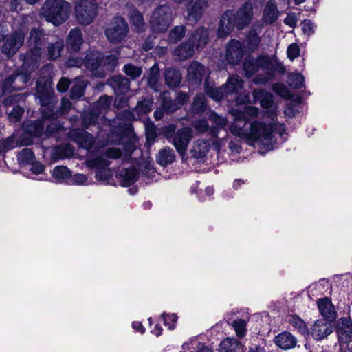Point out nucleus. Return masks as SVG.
I'll return each mask as SVG.
<instances>
[{
  "label": "nucleus",
  "instance_id": "6",
  "mask_svg": "<svg viewBox=\"0 0 352 352\" xmlns=\"http://www.w3.org/2000/svg\"><path fill=\"white\" fill-rule=\"evenodd\" d=\"M286 129V125L277 120L265 122V153L278 148L287 140L285 137L287 135Z\"/></svg>",
  "mask_w": 352,
  "mask_h": 352
},
{
  "label": "nucleus",
  "instance_id": "46",
  "mask_svg": "<svg viewBox=\"0 0 352 352\" xmlns=\"http://www.w3.org/2000/svg\"><path fill=\"white\" fill-rule=\"evenodd\" d=\"M153 104V100L144 99L138 103L137 106L133 109V112L138 116L148 114L151 111Z\"/></svg>",
  "mask_w": 352,
  "mask_h": 352
},
{
  "label": "nucleus",
  "instance_id": "57",
  "mask_svg": "<svg viewBox=\"0 0 352 352\" xmlns=\"http://www.w3.org/2000/svg\"><path fill=\"white\" fill-rule=\"evenodd\" d=\"M232 326L238 337L243 338L245 336L247 332L245 320H235L232 323Z\"/></svg>",
  "mask_w": 352,
  "mask_h": 352
},
{
  "label": "nucleus",
  "instance_id": "20",
  "mask_svg": "<svg viewBox=\"0 0 352 352\" xmlns=\"http://www.w3.org/2000/svg\"><path fill=\"white\" fill-rule=\"evenodd\" d=\"M187 40L193 44L195 49H203L208 43L209 30L205 27H199L189 34Z\"/></svg>",
  "mask_w": 352,
  "mask_h": 352
},
{
  "label": "nucleus",
  "instance_id": "5",
  "mask_svg": "<svg viewBox=\"0 0 352 352\" xmlns=\"http://www.w3.org/2000/svg\"><path fill=\"white\" fill-rule=\"evenodd\" d=\"M29 51L23 56V67L30 70L38 67V63L41 55V49L44 45V37L42 31L37 28L31 30L28 39Z\"/></svg>",
  "mask_w": 352,
  "mask_h": 352
},
{
  "label": "nucleus",
  "instance_id": "36",
  "mask_svg": "<svg viewBox=\"0 0 352 352\" xmlns=\"http://www.w3.org/2000/svg\"><path fill=\"white\" fill-rule=\"evenodd\" d=\"M243 80L239 76H232L228 78L225 89L228 94L238 93L243 87Z\"/></svg>",
  "mask_w": 352,
  "mask_h": 352
},
{
  "label": "nucleus",
  "instance_id": "59",
  "mask_svg": "<svg viewBox=\"0 0 352 352\" xmlns=\"http://www.w3.org/2000/svg\"><path fill=\"white\" fill-rule=\"evenodd\" d=\"M33 138L32 135L24 131V133L20 135L17 140H16L17 146L21 147L31 145L33 143Z\"/></svg>",
  "mask_w": 352,
  "mask_h": 352
},
{
  "label": "nucleus",
  "instance_id": "3",
  "mask_svg": "<svg viewBox=\"0 0 352 352\" xmlns=\"http://www.w3.org/2000/svg\"><path fill=\"white\" fill-rule=\"evenodd\" d=\"M71 12L72 5L65 0H46L41 8L42 16L55 26L65 22Z\"/></svg>",
  "mask_w": 352,
  "mask_h": 352
},
{
  "label": "nucleus",
  "instance_id": "21",
  "mask_svg": "<svg viewBox=\"0 0 352 352\" xmlns=\"http://www.w3.org/2000/svg\"><path fill=\"white\" fill-rule=\"evenodd\" d=\"M204 74V66L197 61L192 62L187 68V80L191 84H200Z\"/></svg>",
  "mask_w": 352,
  "mask_h": 352
},
{
  "label": "nucleus",
  "instance_id": "24",
  "mask_svg": "<svg viewBox=\"0 0 352 352\" xmlns=\"http://www.w3.org/2000/svg\"><path fill=\"white\" fill-rule=\"evenodd\" d=\"M83 43L82 34L79 28H74L70 30L67 38L66 45L69 50L78 52Z\"/></svg>",
  "mask_w": 352,
  "mask_h": 352
},
{
  "label": "nucleus",
  "instance_id": "15",
  "mask_svg": "<svg viewBox=\"0 0 352 352\" xmlns=\"http://www.w3.org/2000/svg\"><path fill=\"white\" fill-rule=\"evenodd\" d=\"M244 54L245 50L239 41L232 39L229 41L226 51V58L229 64L239 65Z\"/></svg>",
  "mask_w": 352,
  "mask_h": 352
},
{
  "label": "nucleus",
  "instance_id": "61",
  "mask_svg": "<svg viewBox=\"0 0 352 352\" xmlns=\"http://www.w3.org/2000/svg\"><path fill=\"white\" fill-rule=\"evenodd\" d=\"M300 49L297 43H293L290 44L287 49V58L294 60L295 58L299 56Z\"/></svg>",
  "mask_w": 352,
  "mask_h": 352
},
{
  "label": "nucleus",
  "instance_id": "54",
  "mask_svg": "<svg viewBox=\"0 0 352 352\" xmlns=\"http://www.w3.org/2000/svg\"><path fill=\"white\" fill-rule=\"evenodd\" d=\"M53 175L58 179L64 181L72 177L70 170L64 166H57L53 170Z\"/></svg>",
  "mask_w": 352,
  "mask_h": 352
},
{
  "label": "nucleus",
  "instance_id": "33",
  "mask_svg": "<svg viewBox=\"0 0 352 352\" xmlns=\"http://www.w3.org/2000/svg\"><path fill=\"white\" fill-rule=\"evenodd\" d=\"M164 76L166 85L171 87L179 86L182 79L181 72L175 68L166 69Z\"/></svg>",
  "mask_w": 352,
  "mask_h": 352
},
{
  "label": "nucleus",
  "instance_id": "4",
  "mask_svg": "<svg viewBox=\"0 0 352 352\" xmlns=\"http://www.w3.org/2000/svg\"><path fill=\"white\" fill-rule=\"evenodd\" d=\"M28 17L24 14L15 20L13 25L14 30L2 46V52L7 56H12L23 45L25 36L28 31Z\"/></svg>",
  "mask_w": 352,
  "mask_h": 352
},
{
  "label": "nucleus",
  "instance_id": "38",
  "mask_svg": "<svg viewBox=\"0 0 352 352\" xmlns=\"http://www.w3.org/2000/svg\"><path fill=\"white\" fill-rule=\"evenodd\" d=\"M208 120L213 122L216 127L212 129V133L214 136H217V129H223L227 124V120L222 116L217 115L214 111L209 110L206 113Z\"/></svg>",
  "mask_w": 352,
  "mask_h": 352
},
{
  "label": "nucleus",
  "instance_id": "58",
  "mask_svg": "<svg viewBox=\"0 0 352 352\" xmlns=\"http://www.w3.org/2000/svg\"><path fill=\"white\" fill-rule=\"evenodd\" d=\"M272 89L275 94L285 99L290 96L289 89L283 83L276 82L273 84Z\"/></svg>",
  "mask_w": 352,
  "mask_h": 352
},
{
  "label": "nucleus",
  "instance_id": "39",
  "mask_svg": "<svg viewBox=\"0 0 352 352\" xmlns=\"http://www.w3.org/2000/svg\"><path fill=\"white\" fill-rule=\"evenodd\" d=\"M287 83L291 88L299 89L305 86V78L300 73H289L287 75Z\"/></svg>",
  "mask_w": 352,
  "mask_h": 352
},
{
  "label": "nucleus",
  "instance_id": "11",
  "mask_svg": "<svg viewBox=\"0 0 352 352\" xmlns=\"http://www.w3.org/2000/svg\"><path fill=\"white\" fill-rule=\"evenodd\" d=\"M36 96L39 98L43 115L44 112L53 111L54 103L56 102V98L54 97V91L49 82L45 81L43 83L42 81L38 80L36 87Z\"/></svg>",
  "mask_w": 352,
  "mask_h": 352
},
{
  "label": "nucleus",
  "instance_id": "42",
  "mask_svg": "<svg viewBox=\"0 0 352 352\" xmlns=\"http://www.w3.org/2000/svg\"><path fill=\"white\" fill-rule=\"evenodd\" d=\"M207 109L206 97L203 94H197L192 104V111L195 114H202Z\"/></svg>",
  "mask_w": 352,
  "mask_h": 352
},
{
  "label": "nucleus",
  "instance_id": "47",
  "mask_svg": "<svg viewBox=\"0 0 352 352\" xmlns=\"http://www.w3.org/2000/svg\"><path fill=\"white\" fill-rule=\"evenodd\" d=\"M290 323L305 338H307V336H310V332L307 325L306 324L305 322L299 316L296 315L293 316L292 319L290 320Z\"/></svg>",
  "mask_w": 352,
  "mask_h": 352
},
{
  "label": "nucleus",
  "instance_id": "31",
  "mask_svg": "<svg viewBox=\"0 0 352 352\" xmlns=\"http://www.w3.org/2000/svg\"><path fill=\"white\" fill-rule=\"evenodd\" d=\"M45 123L42 120L28 121L24 123V131L34 138L41 137L44 132Z\"/></svg>",
  "mask_w": 352,
  "mask_h": 352
},
{
  "label": "nucleus",
  "instance_id": "19",
  "mask_svg": "<svg viewBox=\"0 0 352 352\" xmlns=\"http://www.w3.org/2000/svg\"><path fill=\"white\" fill-rule=\"evenodd\" d=\"M208 7V0H191L187 8V19L197 22L201 18Z\"/></svg>",
  "mask_w": 352,
  "mask_h": 352
},
{
  "label": "nucleus",
  "instance_id": "12",
  "mask_svg": "<svg viewBox=\"0 0 352 352\" xmlns=\"http://www.w3.org/2000/svg\"><path fill=\"white\" fill-rule=\"evenodd\" d=\"M286 68L276 56V52L274 54H268L265 52V83L274 80L277 74L284 75Z\"/></svg>",
  "mask_w": 352,
  "mask_h": 352
},
{
  "label": "nucleus",
  "instance_id": "56",
  "mask_svg": "<svg viewBox=\"0 0 352 352\" xmlns=\"http://www.w3.org/2000/svg\"><path fill=\"white\" fill-rule=\"evenodd\" d=\"M123 71L126 75L131 77L132 79L138 78L142 72L141 67L131 63L125 65L124 66Z\"/></svg>",
  "mask_w": 352,
  "mask_h": 352
},
{
  "label": "nucleus",
  "instance_id": "64",
  "mask_svg": "<svg viewBox=\"0 0 352 352\" xmlns=\"http://www.w3.org/2000/svg\"><path fill=\"white\" fill-rule=\"evenodd\" d=\"M85 59L78 56H70L66 61V65L69 67H80L84 65Z\"/></svg>",
  "mask_w": 352,
  "mask_h": 352
},
{
  "label": "nucleus",
  "instance_id": "34",
  "mask_svg": "<svg viewBox=\"0 0 352 352\" xmlns=\"http://www.w3.org/2000/svg\"><path fill=\"white\" fill-rule=\"evenodd\" d=\"M72 107V103L70 100L67 98H63L61 101V106L58 110L54 111L53 109V111L51 112H44V118L50 119V120H56L60 116L65 114L68 113Z\"/></svg>",
  "mask_w": 352,
  "mask_h": 352
},
{
  "label": "nucleus",
  "instance_id": "29",
  "mask_svg": "<svg viewBox=\"0 0 352 352\" xmlns=\"http://www.w3.org/2000/svg\"><path fill=\"white\" fill-rule=\"evenodd\" d=\"M84 65L85 67L91 71L94 75H99L100 73L104 72V69L100 71L98 73L97 70L100 68V54L98 52H90L87 54L85 58Z\"/></svg>",
  "mask_w": 352,
  "mask_h": 352
},
{
  "label": "nucleus",
  "instance_id": "28",
  "mask_svg": "<svg viewBox=\"0 0 352 352\" xmlns=\"http://www.w3.org/2000/svg\"><path fill=\"white\" fill-rule=\"evenodd\" d=\"M278 104L274 102V95L271 92L265 91V118L278 121Z\"/></svg>",
  "mask_w": 352,
  "mask_h": 352
},
{
  "label": "nucleus",
  "instance_id": "16",
  "mask_svg": "<svg viewBox=\"0 0 352 352\" xmlns=\"http://www.w3.org/2000/svg\"><path fill=\"white\" fill-rule=\"evenodd\" d=\"M86 165L97 170L96 177L100 181H107L110 177L109 170L107 168L109 162L102 157H97L86 161Z\"/></svg>",
  "mask_w": 352,
  "mask_h": 352
},
{
  "label": "nucleus",
  "instance_id": "22",
  "mask_svg": "<svg viewBox=\"0 0 352 352\" xmlns=\"http://www.w3.org/2000/svg\"><path fill=\"white\" fill-rule=\"evenodd\" d=\"M71 136L74 142L78 143L80 147L90 150L94 146V140L93 135L83 129H74L71 132Z\"/></svg>",
  "mask_w": 352,
  "mask_h": 352
},
{
  "label": "nucleus",
  "instance_id": "60",
  "mask_svg": "<svg viewBox=\"0 0 352 352\" xmlns=\"http://www.w3.org/2000/svg\"><path fill=\"white\" fill-rule=\"evenodd\" d=\"M23 113L24 109L23 108L20 107L19 106L14 107L8 115L9 120L13 123L19 122L21 120Z\"/></svg>",
  "mask_w": 352,
  "mask_h": 352
},
{
  "label": "nucleus",
  "instance_id": "25",
  "mask_svg": "<svg viewBox=\"0 0 352 352\" xmlns=\"http://www.w3.org/2000/svg\"><path fill=\"white\" fill-rule=\"evenodd\" d=\"M195 50L193 44L186 40L175 48L173 55L176 60H185L194 55Z\"/></svg>",
  "mask_w": 352,
  "mask_h": 352
},
{
  "label": "nucleus",
  "instance_id": "14",
  "mask_svg": "<svg viewBox=\"0 0 352 352\" xmlns=\"http://www.w3.org/2000/svg\"><path fill=\"white\" fill-rule=\"evenodd\" d=\"M192 137L190 128L184 127L178 129L172 138V143L180 155H184Z\"/></svg>",
  "mask_w": 352,
  "mask_h": 352
},
{
  "label": "nucleus",
  "instance_id": "9",
  "mask_svg": "<svg viewBox=\"0 0 352 352\" xmlns=\"http://www.w3.org/2000/svg\"><path fill=\"white\" fill-rule=\"evenodd\" d=\"M30 79V74L14 72L0 81V98L12 91L24 89Z\"/></svg>",
  "mask_w": 352,
  "mask_h": 352
},
{
  "label": "nucleus",
  "instance_id": "32",
  "mask_svg": "<svg viewBox=\"0 0 352 352\" xmlns=\"http://www.w3.org/2000/svg\"><path fill=\"white\" fill-rule=\"evenodd\" d=\"M175 159V154L171 148L165 146L161 149L157 155V162L162 166L172 164Z\"/></svg>",
  "mask_w": 352,
  "mask_h": 352
},
{
  "label": "nucleus",
  "instance_id": "7",
  "mask_svg": "<svg viewBox=\"0 0 352 352\" xmlns=\"http://www.w3.org/2000/svg\"><path fill=\"white\" fill-rule=\"evenodd\" d=\"M129 31L126 20L121 16H115L107 24L104 34L111 43L118 44L124 41Z\"/></svg>",
  "mask_w": 352,
  "mask_h": 352
},
{
  "label": "nucleus",
  "instance_id": "43",
  "mask_svg": "<svg viewBox=\"0 0 352 352\" xmlns=\"http://www.w3.org/2000/svg\"><path fill=\"white\" fill-rule=\"evenodd\" d=\"M186 33V26L177 25L169 32L168 41L170 43H176L180 41L185 36Z\"/></svg>",
  "mask_w": 352,
  "mask_h": 352
},
{
  "label": "nucleus",
  "instance_id": "30",
  "mask_svg": "<svg viewBox=\"0 0 352 352\" xmlns=\"http://www.w3.org/2000/svg\"><path fill=\"white\" fill-rule=\"evenodd\" d=\"M119 177L122 186H129L138 180V171L134 167L122 168L120 170Z\"/></svg>",
  "mask_w": 352,
  "mask_h": 352
},
{
  "label": "nucleus",
  "instance_id": "41",
  "mask_svg": "<svg viewBox=\"0 0 352 352\" xmlns=\"http://www.w3.org/2000/svg\"><path fill=\"white\" fill-rule=\"evenodd\" d=\"M162 107L165 111L173 113L178 109V106L175 101L171 100L170 93L168 91H163L160 95Z\"/></svg>",
  "mask_w": 352,
  "mask_h": 352
},
{
  "label": "nucleus",
  "instance_id": "2",
  "mask_svg": "<svg viewBox=\"0 0 352 352\" xmlns=\"http://www.w3.org/2000/svg\"><path fill=\"white\" fill-rule=\"evenodd\" d=\"M253 18V6L250 1L243 4L236 12L227 10L220 17L217 35L219 38H226L234 30V27L241 30L246 28Z\"/></svg>",
  "mask_w": 352,
  "mask_h": 352
},
{
  "label": "nucleus",
  "instance_id": "37",
  "mask_svg": "<svg viewBox=\"0 0 352 352\" xmlns=\"http://www.w3.org/2000/svg\"><path fill=\"white\" fill-rule=\"evenodd\" d=\"M87 82L81 78H76L72 85L70 96L72 99H78L84 95Z\"/></svg>",
  "mask_w": 352,
  "mask_h": 352
},
{
  "label": "nucleus",
  "instance_id": "45",
  "mask_svg": "<svg viewBox=\"0 0 352 352\" xmlns=\"http://www.w3.org/2000/svg\"><path fill=\"white\" fill-rule=\"evenodd\" d=\"M35 155L31 149L23 148L18 153L17 160L20 165L26 166L35 162Z\"/></svg>",
  "mask_w": 352,
  "mask_h": 352
},
{
  "label": "nucleus",
  "instance_id": "49",
  "mask_svg": "<svg viewBox=\"0 0 352 352\" xmlns=\"http://www.w3.org/2000/svg\"><path fill=\"white\" fill-rule=\"evenodd\" d=\"M118 58L114 54L100 56V68L106 70H113L118 63Z\"/></svg>",
  "mask_w": 352,
  "mask_h": 352
},
{
  "label": "nucleus",
  "instance_id": "8",
  "mask_svg": "<svg viewBox=\"0 0 352 352\" xmlns=\"http://www.w3.org/2000/svg\"><path fill=\"white\" fill-rule=\"evenodd\" d=\"M173 12L166 5L157 8L153 12L151 19V28L154 32H164L173 22Z\"/></svg>",
  "mask_w": 352,
  "mask_h": 352
},
{
  "label": "nucleus",
  "instance_id": "27",
  "mask_svg": "<svg viewBox=\"0 0 352 352\" xmlns=\"http://www.w3.org/2000/svg\"><path fill=\"white\" fill-rule=\"evenodd\" d=\"M243 69L248 76H252L255 73L264 69V58L261 56L257 60L250 57L247 58L243 63Z\"/></svg>",
  "mask_w": 352,
  "mask_h": 352
},
{
  "label": "nucleus",
  "instance_id": "23",
  "mask_svg": "<svg viewBox=\"0 0 352 352\" xmlns=\"http://www.w3.org/2000/svg\"><path fill=\"white\" fill-rule=\"evenodd\" d=\"M108 85L113 89L116 95H124L130 89L129 79L120 75L109 78Z\"/></svg>",
  "mask_w": 352,
  "mask_h": 352
},
{
  "label": "nucleus",
  "instance_id": "48",
  "mask_svg": "<svg viewBox=\"0 0 352 352\" xmlns=\"http://www.w3.org/2000/svg\"><path fill=\"white\" fill-rule=\"evenodd\" d=\"M239 342L232 338L223 340L219 345V352H236L239 349Z\"/></svg>",
  "mask_w": 352,
  "mask_h": 352
},
{
  "label": "nucleus",
  "instance_id": "44",
  "mask_svg": "<svg viewBox=\"0 0 352 352\" xmlns=\"http://www.w3.org/2000/svg\"><path fill=\"white\" fill-rule=\"evenodd\" d=\"M335 329L341 349L344 344L348 345L352 341V328L346 330L343 327L338 326L335 327Z\"/></svg>",
  "mask_w": 352,
  "mask_h": 352
},
{
  "label": "nucleus",
  "instance_id": "40",
  "mask_svg": "<svg viewBox=\"0 0 352 352\" xmlns=\"http://www.w3.org/2000/svg\"><path fill=\"white\" fill-rule=\"evenodd\" d=\"M63 40L58 39L54 43H51L47 47V58L50 60H54L60 56V52L63 49Z\"/></svg>",
  "mask_w": 352,
  "mask_h": 352
},
{
  "label": "nucleus",
  "instance_id": "26",
  "mask_svg": "<svg viewBox=\"0 0 352 352\" xmlns=\"http://www.w3.org/2000/svg\"><path fill=\"white\" fill-rule=\"evenodd\" d=\"M274 342L279 348L287 350L295 347L297 340L291 333L284 331L276 336Z\"/></svg>",
  "mask_w": 352,
  "mask_h": 352
},
{
  "label": "nucleus",
  "instance_id": "13",
  "mask_svg": "<svg viewBox=\"0 0 352 352\" xmlns=\"http://www.w3.org/2000/svg\"><path fill=\"white\" fill-rule=\"evenodd\" d=\"M112 101L113 98L111 96L107 95L101 96L95 104L96 109L92 110L84 116V125L87 127L89 125L94 124L96 122L99 115L109 109Z\"/></svg>",
  "mask_w": 352,
  "mask_h": 352
},
{
  "label": "nucleus",
  "instance_id": "18",
  "mask_svg": "<svg viewBox=\"0 0 352 352\" xmlns=\"http://www.w3.org/2000/svg\"><path fill=\"white\" fill-rule=\"evenodd\" d=\"M317 305L320 314L323 317L322 319L330 322L336 320L337 313L335 306L329 298L324 297L318 299Z\"/></svg>",
  "mask_w": 352,
  "mask_h": 352
},
{
  "label": "nucleus",
  "instance_id": "62",
  "mask_svg": "<svg viewBox=\"0 0 352 352\" xmlns=\"http://www.w3.org/2000/svg\"><path fill=\"white\" fill-rule=\"evenodd\" d=\"M162 317L163 318L164 324L168 326L169 329H175L177 320V316L175 314H163Z\"/></svg>",
  "mask_w": 352,
  "mask_h": 352
},
{
  "label": "nucleus",
  "instance_id": "55",
  "mask_svg": "<svg viewBox=\"0 0 352 352\" xmlns=\"http://www.w3.org/2000/svg\"><path fill=\"white\" fill-rule=\"evenodd\" d=\"M16 147L18 146L14 135L0 140V153H6Z\"/></svg>",
  "mask_w": 352,
  "mask_h": 352
},
{
  "label": "nucleus",
  "instance_id": "10",
  "mask_svg": "<svg viewBox=\"0 0 352 352\" xmlns=\"http://www.w3.org/2000/svg\"><path fill=\"white\" fill-rule=\"evenodd\" d=\"M98 8L95 0H78L75 4V14L78 21L85 25L92 23L98 14Z\"/></svg>",
  "mask_w": 352,
  "mask_h": 352
},
{
  "label": "nucleus",
  "instance_id": "50",
  "mask_svg": "<svg viewBox=\"0 0 352 352\" xmlns=\"http://www.w3.org/2000/svg\"><path fill=\"white\" fill-rule=\"evenodd\" d=\"M74 149L69 144L61 145L54 148L52 155L55 159H63L73 154Z\"/></svg>",
  "mask_w": 352,
  "mask_h": 352
},
{
  "label": "nucleus",
  "instance_id": "53",
  "mask_svg": "<svg viewBox=\"0 0 352 352\" xmlns=\"http://www.w3.org/2000/svg\"><path fill=\"white\" fill-rule=\"evenodd\" d=\"M130 20L131 23L137 28L139 31H142L146 28L142 14L137 11L133 10L130 14Z\"/></svg>",
  "mask_w": 352,
  "mask_h": 352
},
{
  "label": "nucleus",
  "instance_id": "17",
  "mask_svg": "<svg viewBox=\"0 0 352 352\" xmlns=\"http://www.w3.org/2000/svg\"><path fill=\"white\" fill-rule=\"evenodd\" d=\"M331 323L324 319H318L311 327L310 336L316 340L326 338L333 332Z\"/></svg>",
  "mask_w": 352,
  "mask_h": 352
},
{
  "label": "nucleus",
  "instance_id": "51",
  "mask_svg": "<svg viewBox=\"0 0 352 352\" xmlns=\"http://www.w3.org/2000/svg\"><path fill=\"white\" fill-rule=\"evenodd\" d=\"M260 38L256 29H252L246 36L247 49L253 51L258 46Z\"/></svg>",
  "mask_w": 352,
  "mask_h": 352
},
{
  "label": "nucleus",
  "instance_id": "1",
  "mask_svg": "<svg viewBox=\"0 0 352 352\" xmlns=\"http://www.w3.org/2000/svg\"><path fill=\"white\" fill-rule=\"evenodd\" d=\"M230 113L234 117V122L230 126V131L233 135L245 139L251 145L262 141L264 137V123L254 121L248 126L247 124L252 118L258 116L257 108L247 106L243 109H232Z\"/></svg>",
  "mask_w": 352,
  "mask_h": 352
},
{
  "label": "nucleus",
  "instance_id": "52",
  "mask_svg": "<svg viewBox=\"0 0 352 352\" xmlns=\"http://www.w3.org/2000/svg\"><path fill=\"white\" fill-rule=\"evenodd\" d=\"M159 70L155 68V65L151 68V71L148 76V85L155 91H160L159 83Z\"/></svg>",
  "mask_w": 352,
  "mask_h": 352
},
{
  "label": "nucleus",
  "instance_id": "35",
  "mask_svg": "<svg viewBox=\"0 0 352 352\" xmlns=\"http://www.w3.org/2000/svg\"><path fill=\"white\" fill-rule=\"evenodd\" d=\"M205 91L210 98L217 101H220L224 97L226 94H228L224 86L221 87H213V86L210 85L208 79H206L205 81Z\"/></svg>",
  "mask_w": 352,
  "mask_h": 352
},
{
  "label": "nucleus",
  "instance_id": "63",
  "mask_svg": "<svg viewBox=\"0 0 352 352\" xmlns=\"http://www.w3.org/2000/svg\"><path fill=\"white\" fill-rule=\"evenodd\" d=\"M280 15L279 11L267 10L265 8V25L276 22Z\"/></svg>",
  "mask_w": 352,
  "mask_h": 352
}]
</instances>
